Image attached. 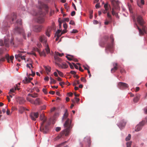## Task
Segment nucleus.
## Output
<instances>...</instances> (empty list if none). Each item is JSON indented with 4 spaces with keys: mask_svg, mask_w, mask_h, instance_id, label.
<instances>
[{
    "mask_svg": "<svg viewBox=\"0 0 147 147\" xmlns=\"http://www.w3.org/2000/svg\"><path fill=\"white\" fill-rule=\"evenodd\" d=\"M56 71H57V72H58L59 75L61 76V77H63V73L61 72L60 71H59L57 69L56 70Z\"/></svg>",
    "mask_w": 147,
    "mask_h": 147,
    "instance_id": "4c0bfd02",
    "label": "nucleus"
},
{
    "mask_svg": "<svg viewBox=\"0 0 147 147\" xmlns=\"http://www.w3.org/2000/svg\"><path fill=\"white\" fill-rule=\"evenodd\" d=\"M140 95H138L134 98L133 101L134 102H137L138 101L140 98Z\"/></svg>",
    "mask_w": 147,
    "mask_h": 147,
    "instance_id": "cd10ccee",
    "label": "nucleus"
},
{
    "mask_svg": "<svg viewBox=\"0 0 147 147\" xmlns=\"http://www.w3.org/2000/svg\"><path fill=\"white\" fill-rule=\"evenodd\" d=\"M38 112H32L31 113L30 116L31 119L33 121H36V118L38 117Z\"/></svg>",
    "mask_w": 147,
    "mask_h": 147,
    "instance_id": "f8f14e48",
    "label": "nucleus"
},
{
    "mask_svg": "<svg viewBox=\"0 0 147 147\" xmlns=\"http://www.w3.org/2000/svg\"><path fill=\"white\" fill-rule=\"evenodd\" d=\"M26 98L27 100L30 102L32 104L33 101V99L28 97H27Z\"/></svg>",
    "mask_w": 147,
    "mask_h": 147,
    "instance_id": "c9c22d12",
    "label": "nucleus"
},
{
    "mask_svg": "<svg viewBox=\"0 0 147 147\" xmlns=\"http://www.w3.org/2000/svg\"><path fill=\"white\" fill-rule=\"evenodd\" d=\"M17 88V89L18 90H19V89L18 88H17V87H15V88H12V89H10V92H9V93L10 94L11 92H14V91Z\"/></svg>",
    "mask_w": 147,
    "mask_h": 147,
    "instance_id": "c756f323",
    "label": "nucleus"
},
{
    "mask_svg": "<svg viewBox=\"0 0 147 147\" xmlns=\"http://www.w3.org/2000/svg\"><path fill=\"white\" fill-rule=\"evenodd\" d=\"M55 60L58 62H60L61 61V59L57 56H54Z\"/></svg>",
    "mask_w": 147,
    "mask_h": 147,
    "instance_id": "c85d7f7f",
    "label": "nucleus"
},
{
    "mask_svg": "<svg viewBox=\"0 0 147 147\" xmlns=\"http://www.w3.org/2000/svg\"><path fill=\"white\" fill-rule=\"evenodd\" d=\"M57 64L59 67L62 68H66L68 66L65 63H63L61 64L57 63Z\"/></svg>",
    "mask_w": 147,
    "mask_h": 147,
    "instance_id": "f3484780",
    "label": "nucleus"
},
{
    "mask_svg": "<svg viewBox=\"0 0 147 147\" xmlns=\"http://www.w3.org/2000/svg\"><path fill=\"white\" fill-rule=\"evenodd\" d=\"M34 15L37 16H38L37 18V22L39 23H42L44 22L45 20L44 18V16L45 15L44 13H42L41 10L38 13H32Z\"/></svg>",
    "mask_w": 147,
    "mask_h": 147,
    "instance_id": "39448f33",
    "label": "nucleus"
},
{
    "mask_svg": "<svg viewBox=\"0 0 147 147\" xmlns=\"http://www.w3.org/2000/svg\"><path fill=\"white\" fill-rule=\"evenodd\" d=\"M144 113L145 114H147V107L144 109Z\"/></svg>",
    "mask_w": 147,
    "mask_h": 147,
    "instance_id": "e2e57ef3",
    "label": "nucleus"
},
{
    "mask_svg": "<svg viewBox=\"0 0 147 147\" xmlns=\"http://www.w3.org/2000/svg\"><path fill=\"white\" fill-rule=\"evenodd\" d=\"M64 55L63 53H60L59 52H57L56 53V55L55 56H59V57H62V56Z\"/></svg>",
    "mask_w": 147,
    "mask_h": 147,
    "instance_id": "f704fd0d",
    "label": "nucleus"
},
{
    "mask_svg": "<svg viewBox=\"0 0 147 147\" xmlns=\"http://www.w3.org/2000/svg\"><path fill=\"white\" fill-rule=\"evenodd\" d=\"M18 102L20 104H22L25 102V100L22 97H20L18 98Z\"/></svg>",
    "mask_w": 147,
    "mask_h": 147,
    "instance_id": "aec40b11",
    "label": "nucleus"
},
{
    "mask_svg": "<svg viewBox=\"0 0 147 147\" xmlns=\"http://www.w3.org/2000/svg\"><path fill=\"white\" fill-rule=\"evenodd\" d=\"M70 73L71 74L74 75L76 74V72L74 71H71Z\"/></svg>",
    "mask_w": 147,
    "mask_h": 147,
    "instance_id": "338daca9",
    "label": "nucleus"
},
{
    "mask_svg": "<svg viewBox=\"0 0 147 147\" xmlns=\"http://www.w3.org/2000/svg\"><path fill=\"white\" fill-rule=\"evenodd\" d=\"M40 119L42 121L41 123L42 124H44V123L46 121V119L45 116L43 114H41L40 116Z\"/></svg>",
    "mask_w": 147,
    "mask_h": 147,
    "instance_id": "6ab92c4d",
    "label": "nucleus"
},
{
    "mask_svg": "<svg viewBox=\"0 0 147 147\" xmlns=\"http://www.w3.org/2000/svg\"><path fill=\"white\" fill-rule=\"evenodd\" d=\"M28 96H30L33 98H36L38 97V94L36 93H34L33 94L29 93L28 95Z\"/></svg>",
    "mask_w": 147,
    "mask_h": 147,
    "instance_id": "b1692460",
    "label": "nucleus"
},
{
    "mask_svg": "<svg viewBox=\"0 0 147 147\" xmlns=\"http://www.w3.org/2000/svg\"><path fill=\"white\" fill-rule=\"evenodd\" d=\"M42 27V26L41 25H36L34 26L33 30L34 32H40L41 31Z\"/></svg>",
    "mask_w": 147,
    "mask_h": 147,
    "instance_id": "4468645a",
    "label": "nucleus"
},
{
    "mask_svg": "<svg viewBox=\"0 0 147 147\" xmlns=\"http://www.w3.org/2000/svg\"><path fill=\"white\" fill-rule=\"evenodd\" d=\"M16 18V15L15 14H14L13 17L12 18V21H13Z\"/></svg>",
    "mask_w": 147,
    "mask_h": 147,
    "instance_id": "8fccbe9b",
    "label": "nucleus"
},
{
    "mask_svg": "<svg viewBox=\"0 0 147 147\" xmlns=\"http://www.w3.org/2000/svg\"><path fill=\"white\" fill-rule=\"evenodd\" d=\"M131 135L130 134H129L128 135V136H127L125 138V140L126 141H128V140H129L130 139H131Z\"/></svg>",
    "mask_w": 147,
    "mask_h": 147,
    "instance_id": "58836bf2",
    "label": "nucleus"
},
{
    "mask_svg": "<svg viewBox=\"0 0 147 147\" xmlns=\"http://www.w3.org/2000/svg\"><path fill=\"white\" fill-rule=\"evenodd\" d=\"M43 92L45 93V94H47V90L45 89H43L42 90Z\"/></svg>",
    "mask_w": 147,
    "mask_h": 147,
    "instance_id": "69168bd1",
    "label": "nucleus"
},
{
    "mask_svg": "<svg viewBox=\"0 0 147 147\" xmlns=\"http://www.w3.org/2000/svg\"><path fill=\"white\" fill-rule=\"evenodd\" d=\"M14 58L13 56H11L9 57V55L8 54H7L5 55V57H3L1 58H0V63L2 62H4L5 61V59H6L7 61V62H10V59L12 63L13 62V60Z\"/></svg>",
    "mask_w": 147,
    "mask_h": 147,
    "instance_id": "0eeeda50",
    "label": "nucleus"
},
{
    "mask_svg": "<svg viewBox=\"0 0 147 147\" xmlns=\"http://www.w3.org/2000/svg\"><path fill=\"white\" fill-rule=\"evenodd\" d=\"M61 129V128L60 127H57L56 128L55 130L57 131H59Z\"/></svg>",
    "mask_w": 147,
    "mask_h": 147,
    "instance_id": "864d4df0",
    "label": "nucleus"
},
{
    "mask_svg": "<svg viewBox=\"0 0 147 147\" xmlns=\"http://www.w3.org/2000/svg\"><path fill=\"white\" fill-rule=\"evenodd\" d=\"M61 32V30H58L56 32V34L57 35V36H60L62 35L61 33L60 34Z\"/></svg>",
    "mask_w": 147,
    "mask_h": 147,
    "instance_id": "2f4dec72",
    "label": "nucleus"
},
{
    "mask_svg": "<svg viewBox=\"0 0 147 147\" xmlns=\"http://www.w3.org/2000/svg\"><path fill=\"white\" fill-rule=\"evenodd\" d=\"M3 41L1 40H0V45L1 46H3L4 45V42H3Z\"/></svg>",
    "mask_w": 147,
    "mask_h": 147,
    "instance_id": "a18cd8bd",
    "label": "nucleus"
},
{
    "mask_svg": "<svg viewBox=\"0 0 147 147\" xmlns=\"http://www.w3.org/2000/svg\"><path fill=\"white\" fill-rule=\"evenodd\" d=\"M63 28L65 29H66L67 28V26L66 23H64L63 24Z\"/></svg>",
    "mask_w": 147,
    "mask_h": 147,
    "instance_id": "09e8293b",
    "label": "nucleus"
},
{
    "mask_svg": "<svg viewBox=\"0 0 147 147\" xmlns=\"http://www.w3.org/2000/svg\"><path fill=\"white\" fill-rule=\"evenodd\" d=\"M113 7L112 9V14L113 16H115L117 18H119L118 15V12L120 10V7L119 6V2L115 0H111Z\"/></svg>",
    "mask_w": 147,
    "mask_h": 147,
    "instance_id": "7ed1b4c3",
    "label": "nucleus"
},
{
    "mask_svg": "<svg viewBox=\"0 0 147 147\" xmlns=\"http://www.w3.org/2000/svg\"><path fill=\"white\" fill-rule=\"evenodd\" d=\"M71 121L69 119H67L64 124V126L65 129L61 131L60 134L56 138L57 139L61 138H64L65 137L69 135L71 126Z\"/></svg>",
    "mask_w": 147,
    "mask_h": 147,
    "instance_id": "f257e3e1",
    "label": "nucleus"
},
{
    "mask_svg": "<svg viewBox=\"0 0 147 147\" xmlns=\"http://www.w3.org/2000/svg\"><path fill=\"white\" fill-rule=\"evenodd\" d=\"M37 50H38V51L39 55L40 56H43L44 57H45L46 56V54L44 50L42 51V52H40L38 50V49H37Z\"/></svg>",
    "mask_w": 147,
    "mask_h": 147,
    "instance_id": "bb28decb",
    "label": "nucleus"
},
{
    "mask_svg": "<svg viewBox=\"0 0 147 147\" xmlns=\"http://www.w3.org/2000/svg\"><path fill=\"white\" fill-rule=\"evenodd\" d=\"M107 16L108 18L109 19V20L110 21H111L112 20V17L111 15L110 14L109 12H107Z\"/></svg>",
    "mask_w": 147,
    "mask_h": 147,
    "instance_id": "e433bc0d",
    "label": "nucleus"
},
{
    "mask_svg": "<svg viewBox=\"0 0 147 147\" xmlns=\"http://www.w3.org/2000/svg\"><path fill=\"white\" fill-rule=\"evenodd\" d=\"M67 32V30H66V29H65V30H63L62 32H61V34H63L64 33H66Z\"/></svg>",
    "mask_w": 147,
    "mask_h": 147,
    "instance_id": "052dcab7",
    "label": "nucleus"
},
{
    "mask_svg": "<svg viewBox=\"0 0 147 147\" xmlns=\"http://www.w3.org/2000/svg\"><path fill=\"white\" fill-rule=\"evenodd\" d=\"M68 115V114L67 113V109H66L65 111V113L64 114L63 119H65L67 118Z\"/></svg>",
    "mask_w": 147,
    "mask_h": 147,
    "instance_id": "393cba45",
    "label": "nucleus"
},
{
    "mask_svg": "<svg viewBox=\"0 0 147 147\" xmlns=\"http://www.w3.org/2000/svg\"><path fill=\"white\" fill-rule=\"evenodd\" d=\"M66 142H63L62 143H61V144H60L57 146L58 147H60L62 146L64 144H65V143Z\"/></svg>",
    "mask_w": 147,
    "mask_h": 147,
    "instance_id": "5fc2aeb1",
    "label": "nucleus"
},
{
    "mask_svg": "<svg viewBox=\"0 0 147 147\" xmlns=\"http://www.w3.org/2000/svg\"><path fill=\"white\" fill-rule=\"evenodd\" d=\"M126 122L124 120H122L119 124L118 125V126L121 129H122L126 125Z\"/></svg>",
    "mask_w": 147,
    "mask_h": 147,
    "instance_id": "dca6fc26",
    "label": "nucleus"
},
{
    "mask_svg": "<svg viewBox=\"0 0 147 147\" xmlns=\"http://www.w3.org/2000/svg\"><path fill=\"white\" fill-rule=\"evenodd\" d=\"M43 125L44 124H41V126L40 127V130L44 134H46L48 131L49 127L47 125H46L45 127H44Z\"/></svg>",
    "mask_w": 147,
    "mask_h": 147,
    "instance_id": "9b49d317",
    "label": "nucleus"
},
{
    "mask_svg": "<svg viewBox=\"0 0 147 147\" xmlns=\"http://www.w3.org/2000/svg\"><path fill=\"white\" fill-rule=\"evenodd\" d=\"M49 78L48 76H46L44 78V80L45 81H48L49 80Z\"/></svg>",
    "mask_w": 147,
    "mask_h": 147,
    "instance_id": "13d9d810",
    "label": "nucleus"
},
{
    "mask_svg": "<svg viewBox=\"0 0 147 147\" xmlns=\"http://www.w3.org/2000/svg\"><path fill=\"white\" fill-rule=\"evenodd\" d=\"M9 39L5 38L4 40V45L6 47H8L9 46Z\"/></svg>",
    "mask_w": 147,
    "mask_h": 147,
    "instance_id": "4be33fe9",
    "label": "nucleus"
},
{
    "mask_svg": "<svg viewBox=\"0 0 147 147\" xmlns=\"http://www.w3.org/2000/svg\"><path fill=\"white\" fill-rule=\"evenodd\" d=\"M103 39L106 41L109 39V36H105L103 37Z\"/></svg>",
    "mask_w": 147,
    "mask_h": 147,
    "instance_id": "79ce46f5",
    "label": "nucleus"
},
{
    "mask_svg": "<svg viewBox=\"0 0 147 147\" xmlns=\"http://www.w3.org/2000/svg\"><path fill=\"white\" fill-rule=\"evenodd\" d=\"M67 63H68L69 65L70 68L71 69H74V67L73 65L70 62H68Z\"/></svg>",
    "mask_w": 147,
    "mask_h": 147,
    "instance_id": "49530a36",
    "label": "nucleus"
},
{
    "mask_svg": "<svg viewBox=\"0 0 147 147\" xmlns=\"http://www.w3.org/2000/svg\"><path fill=\"white\" fill-rule=\"evenodd\" d=\"M110 38L111 40V43H107L106 47V50H107L112 52V50L113 47V42L114 41V38H113V35L111 34L110 35Z\"/></svg>",
    "mask_w": 147,
    "mask_h": 147,
    "instance_id": "423d86ee",
    "label": "nucleus"
},
{
    "mask_svg": "<svg viewBox=\"0 0 147 147\" xmlns=\"http://www.w3.org/2000/svg\"><path fill=\"white\" fill-rule=\"evenodd\" d=\"M81 81L84 82H86V80L84 78L82 77L81 78Z\"/></svg>",
    "mask_w": 147,
    "mask_h": 147,
    "instance_id": "6e6d98bb",
    "label": "nucleus"
},
{
    "mask_svg": "<svg viewBox=\"0 0 147 147\" xmlns=\"http://www.w3.org/2000/svg\"><path fill=\"white\" fill-rule=\"evenodd\" d=\"M44 67L46 70L47 74H49V73L51 71V68L49 66H44Z\"/></svg>",
    "mask_w": 147,
    "mask_h": 147,
    "instance_id": "5701e85b",
    "label": "nucleus"
},
{
    "mask_svg": "<svg viewBox=\"0 0 147 147\" xmlns=\"http://www.w3.org/2000/svg\"><path fill=\"white\" fill-rule=\"evenodd\" d=\"M22 24V20L21 19L18 20L15 24V27L13 30L15 34H19L22 35L25 39H26V35L24 30L19 26Z\"/></svg>",
    "mask_w": 147,
    "mask_h": 147,
    "instance_id": "f03ea898",
    "label": "nucleus"
},
{
    "mask_svg": "<svg viewBox=\"0 0 147 147\" xmlns=\"http://www.w3.org/2000/svg\"><path fill=\"white\" fill-rule=\"evenodd\" d=\"M87 140L88 141V146H89L90 145V139L89 138H88L87 139Z\"/></svg>",
    "mask_w": 147,
    "mask_h": 147,
    "instance_id": "4d7b16f0",
    "label": "nucleus"
},
{
    "mask_svg": "<svg viewBox=\"0 0 147 147\" xmlns=\"http://www.w3.org/2000/svg\"><path fill=\"white\" fill-rule=\"evenodd\" d=\"M39 40L41 42H42L44 46L45 47V49L47 53L49 54L50 53V50L48 45L47 44V39L45 36L43 35H41L39 38Z\"/></svg>",
    "mask_w": 147,
    "mask_h": 147,
    "instance_id": "20e7f679",
    "label": "nucleus"
},
{
    "mask_svg": "<svg viewBox=\"0 0 147 147\" xmlns=\"http://www.w3.org/2000/svg\"><path fill=\"white\" fill-rule=\"evenodd\" d=\"M100 7V3H98L96 4L95 5V7L96 8H98Z\"/></svg>",
    "mask_w": 147,
    "mask_h": 147,
    "instance_id": "bf43d9fd",
    "label": "nucleus"
},
{
    "mask_svg": "<svg viewBox=\"0 0 147 147\" xmlns=\"http://www.w3.org/2000/svg\"><path fill=\"white\" fill-rule=\"evenodd\" d=\"M118 86L119 88L121 89L128 87V85L127 84L122 82H119L118 84Z\"/></svg>",
    "mask_w": 147,
    "mask_h": 147,
    "instance_id": "ddd939ff",
    "label": "nucleus"
},
{
    "mask_svg": "<svg viewBox=\"0 0 147 147\" xmlns=\"http://www.w3.org/2000/svg\"><path fill=\"white\" fill-rule=\"evenodd\" d=\"M50 31V30H48L46 33V35L47 36H48L49 37L50 36V35L49 34Z\"/></svg>",
    "mask_w": 147,
    "mask_h": 147,
    "instance_id": "ea45409f",
    "label": "nucleus"
},
{
    "mask_svg": "<svg viewBox=\"0 0 147 147\" xmlns=\"http://www.w3.org/2000/svg\"><path fill=\"white\" fill-rule=\"evenodd\" d=\"M38 3L39 4L38 7L39 9H41L42 8L45 7L47 10L48 8V7L47 5L43 4L41 1H39Z\"/></svg>",
    "mask_w": 147,
    "mask_h": 147,
    "instance_id": "2eb2a0df",
    "label": "nucleus"
},
{
    "mask_svg": "<svg viewBox=\"0 0 147 147\" xmlns=\"http://www.w3.org/2000/svg\"><path fill=\"white\" fill-rule=\"evenodd\" d=\"M145 123L146 122L144 120H142L141 122H140V123L136 127L135 131H138L140 130Z\"/></svg>",
    "mask_w": 147,
    "mask_h": 147,
    "instance_id": "1a4fd4ad",
    "label": "nucleus"
},
{
    "mask_svg": "<svg viewBox=\"0 0 147 147\" xmlns=\"http://www.w3.org/2000/svg\"><path fill=\"white\" fill-rule=\"evenodd\" d=\"M63 22H64L65 21H66L67 22H68L69 21V19L68 18H65L64 19V20H62Z\"/></svg>",
    "mask_w": 147,
    "mask_h": 147,
    "instance_id": "c03bdc74",
    "label": "nucleus"
},
{
    "mask_svg": "<svg viewBox=\"0 0 147 147\" xmlns=\"http://www.w3.org/2000/svg\"><path fill=\"white\" fill-rule=\"evenodd\" d=\"M89 13H90V19H92L93 17V10H90L89 11Z\"/></svg>",
    "mask_w": 147,
    "mask_h": 147,
    "instance_id": "473e14b6",
    "label": "nucleus"
},
{
    "mask_svg": "<svg viewBox=\"0 0 147 147\" xmlns=\"http://www.w3.org/2000/svg\"><path fill=\"white\" fill-rule=\"evenodd\" d=\"M114 67L111 69V71L112 73H113L117 70L118 69L117 63H114L113 64Z\"/></svg>",
    "mask_w": 147,
    "mask_h": 147,
    "instance_id": "a211bd4d",
    "label": "nucleus"
},
{
    "mask_svg": "<svg viewBox=\"0 0 147 147\" xmlns=\"http://www.w3.org/2000/svg\"><path fill=\"white\" fill-rule=\"evenodd\" d=\"M40 103V99L39 98H37L35 100H33L32 103V104H34L35 105H38Z\"/></svg>",
    "mask_w": 147,
    "mask_h": 147,
    "instance_id": "412c9836",
    "label": "nucleus"
},
{
    "mask_svg": "<svg viewBox=\"0 0 147 147\" xmlns=\"http://www.w3.org/2000/svg\"><path fill=\"white\" fill-rule=\"evenodd\" d=\"M75 12L74 11H73L71 13V16H74L75 14Z\"/></svg>",
    "mask_w": 147,
    "mask_h": 147,
    "instance_id": "680f3d73",
    "label": "nucleus"
},
{
    "mask_svg": "<svg viewBox=\"0 0 147 147\" xmlns=\"http://www.w3.org/2000/svg\"><path fill=\"white\" fill-rule=\"evenodd\" d=\"M65 57L69 61L72 60H73L74 59V57L73 56L69 55H67Z\"/></svg>",
    "mask_w": 147,
    "mask_h": 147,
    "instance_id": "a878e982",
    "label": "nucleus"
},
{
    "mask_svg": "<svg viewBox=\"0 0 147 147\" xmlns=\"http://www.w3.org/2000/svg\"><path fill=\"white\" fill-rule=\"evenodd\" d=\"M80 84V82L79 80H78L76 81V82H74L73 84V86H75L77 85V84Z\"/></svg>",
    "mask_w": 147,
    "mask_h": 147,
    "instance_id": "37998d69",
    "label": "nucleus"
},
{
    "mask_svg": "<svg viewBox=\"0 0 147 147\" xmlns=\"http://www.w3.org/2000/svg\"><path fill=\"white\" fill-rule=\"evenodd\" d=\"M105 43L104 42H100V45L102 47H104Z\"/></svg>",
    "mask_w": 147,
    "mask_h": 147,
    "instance_id": "603ef678",
    "label": "nucleus"
},
{
    "mask_svg": "<svg viewBox=\"0 0 147 147\" xmlns=\"http://www.w3.org/2000/svg\"><path fill=\"white\" fill-rule=\"evenodd\" d=\"M131 142H128L126 144L127 147H131Z\"/></svg>",
    "mask_w": 147,
    "mask_h": 147,
    "instance_id": "a19ab883",
    "label": "nucleus"
},
{
    "mask_svg": "<svg viewBox=\"0 0 147 147\" xmlns=\"http://www.w3.org/2000/svg\"><path fill=\"white\" fill-rule=\"evenodd\" d=\"M69 24L72 25H74L75 23L74 21L71 20L69 22Z\"/></svg>",
    "mask_w": 147,
    "mask_h": 147,
    "instance_id": "3c124183",
    "label": "nucleus"
},
{
    "mask_svg": "<svg viewBox=\"0 0 147 147\" xmlns=\"http://www.w3.org/2000/svg\"><path fill=\"white\" fill-rule=\"evenodd\" d=\"M49 93L50 94H52V95H53L55 94V92L53 91H50L49 92Z\"/></svg>",
    "mask_w": 147,
    "mask_h": 147,
    "instance_id": "774afa93",
    "label": "nucleus"
},
{
    "mask_svg": "<svg viewBox=\"0 0 147 147\" xmlns=\"http://www.w3.org/2000/svg\"><path fill=\"white\" fill-rule=\"evenodd\" d=\"M30 82V81L29 79L27 78H26L25 79L23 80V82L25 84H26Z\"/></svg>",
    "mask_w": 147,
    "mask_h": 147,
    "instance_id": "72a5a7b5",
    "label": "nucleus"
},
{
    "mask_svg": "<svg viewBox=\"0 0 147 147\" xmlns=\"http://www.w3.org/2000/svg\"><path fill=\"white\" fill-rule=\"evenodd\" d=\"M30 65H31V66L32 67H33L31 63H30L29 64H27L26 65V66L27 67H28L30 69Z\"/></svg>",
    "mask_w": 147,
    "mask_h": 147,
    "instance_id": "de8ad7c7",
    "label": "nucleus"
},
{
    "mask_svg": "<svg viewBox=\"0 0 147 147\" xmlns=\"http://www.w3.org/2000/svg\"><path fill=\"white\" fill-rule=\"evenodd\" d=\"M135 25L139 30V34L140 35H143L146 30V26H144V24L143 26H142V29H141L139 28L137 24L136 23H135Z\"/></svg>",
    "mask_w": 147,
    "mask_h": 147,
    "instance_id": "6e6552de",
    "label": "nucleus"
},
{
    "mask_svg": "<svg viewBox=\"0 0 147 147\" xmlns=\"http://www.w3.org/2000/svg\"><path fill=\"white\" fill-rule=\"evenodd\" d=\"M50 80H51V83H50L51 84H55L56 83V81L54 79H53L51 77H50Z\"/></svg>",
    "mask_w": 147,
    "mask_h": 147,
    "instance_id": "7c9ffc66",
    "label": "nucleus"
},
{
    "mask_svg": "<svg viewBox=\"0 0 147 147\" xmlns=\"http://www.w3.org/2000/svg\"><path fill=\"white\" fill-rule=\"evenodd\" d=\"M136 20L138 24L140 26H143L145 24V21L141 16L138 15L137 16Z\"/></svg>",
    "mask_w": 147,
    "mask_h": 147,
    "instance_id": "9d476101",
    "label": "nucleus"
},
{
    "mask_svg": "<svg viewBox=\"0 0 147 147\" xmlns=\"http://www.w3.org/2000/svg\"><path fill=\"white\" fill-rule=\"evenodd\" d=\"M78 32V31L77 30H73L71 32H72V33H77Z\"/></svg>",
    "mask_w": 147,
    "mask_h": 147,
    "instance_id": "0e129e2a",
    "label": "nucleus"
}]
</instances>
